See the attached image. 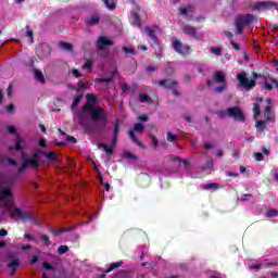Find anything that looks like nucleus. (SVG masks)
Returning <instances> with one entry per match:
<instances>
[{"mask_svg": "<svg viewBox=\"0 0 278 278\" xmlns=\"http://www.w3.org/2000/svg\"><path fill=\"white\" fill-rule=\"evenodd\" d=\"M83 114H90L91 121L97 124L98 131H103L108 127V112L101 106H93L92 103H87L81 109Z\"/></svg>", "mask_w": 278, "mask_h": 278, "instance_id": "f257e3e1", "label": "nucleus"}, {"mask_svg": "<svg viewBox=\"0 0 278 278\" xmlns=\"http://www.w3.org/2000/svg\"><path fill=\"white\" fill-rule=\"evenodd\" d=\"M255 23V15L248 14H239L235 18L236 34H242L244 31V27H249V25H253Z\"/></svg>", "mask_w": 278, "mask_h": 278, "instance_id": "f03ea898", "label": "nucleus"}, {"mask_svg": "<svg viewBox=\"0 0 278 278\" xmlns=\"http://www.w3.org/2000/svg\"><path fill=\"white\" fill-rule=\"evenodd\" d=\"M237 79L239 81V86L241 88H244V90H253V88H255V86H257V73L253 72L252 73V79H249V77H247V72H241L239 74H237Z\"/></svg>", "mask_w": 278, "mask_h": 278, "instance_id": "7ed1b4c3", "label": "nucleus"}, {"mask_svg": "<svg viewBox=\"0 0 278 278\" xmlns=\"http://www.w3.org/2000/svg\"><path fill=\"white\" fill-rule=\"evenodd\" d=\"M12 216L15 220H22V223H27V220H29V223H33V225H38V219L36 218V216L29 214V212L27 211H22L18 207H15L12 212Z\"/></svg>", "mask_w": 278, "mask_h": 278, "instance_id": "20e7f679", "label": "nucleus"}, {"mask_svg": "<svg viewBox=\"0 0 278 278\" xmlns=\"http://www.w3.org/2000/svg\"><path fill=\"white\" fill-rule=\"evenodd\" d=\"M0 207L3 205L4 210H10V206L14 203L12 200V189L3 188L0 190Z\"/></svg>", "mask_w": 278, "mask_h": 278, "instance_id": "39448f33", "label": "nucleus"}, {"mask_svg": "<svg viewBox=\"0 0 278 278\" xmlns=\"http://www.w3.org/2000/svg\"><path fill=\"white\" fill-rule=\"evenodd\" d=\"M159 86H162L166 90H172L174 97H179V90L177 89L179 83L177 80L162 79L159 81Z\"/></svg>", "mask_w": 278, "mask_h": 278, "instance_id": "423d86ee", "label": "nucleus"}, {"mask_svg": "<svg viewBox=\"0 0 278 278\" xmlns=\"http://www.w3.org/2000/svg\"><path fill=\"white\" fill-rule=\"evenodd\" d=\"M275 8H277V2L261 1V2H256L252 7V12H262V11H266V10H273Z\"/></svg>", "mask_w": 278, "mask_h": 278, "instance_id": "0eeeda50", "label": "nucleus"}, {"mask_svg": "<svg viewBox=\"0 0 278 278\" xmlns=\"http://www.w3.org/2000/svg\"><path fill=\"white\" fill-rule=\"evenodd\" d=\"M227 113L230 118L240 121V123H244V121H247L244 113H242V110L238 106L228 108Z\"/></svg>", "mask_w": 278, "mask_h": 278, "instance_id": "6e6552de", "label": "nucleus"}, {"mask_svg": "<svg viewBox=\"0 0 278 278\" xmlns=\"http://www.w3.org/2000/svg\"><path fill=\"white\" fill-rule=\"evenodd\" d=\"M40 155H45V151L42 150H35L33 153V156L29 159H26L29 163V166L31 168H39L40 167Z\"/></svg>", "mask_w": 278, "mask_h": 278, "instance_id": "1a4fd4ad", "label": "nucleus"}, {"mask_svg": "<svg viewBox=\"0 0 278 278\" xmlns=\"http://www.w3.org/2000/svg\"><path fill=\"white\" fill-rule=\"evenodd\" d=\"M173 49L176 53H179V55L190 54V46H184L179 40L173 42Z\"/></svg>", "mask_w": 278, "mask_h": 278, "instance_id": "9d476101", "label": "nucleus"}, {"mask_svg": "<svg viewBox=\"0 0 278 278\" xmlns=\"http://www.w3.org/2000/svg\"><path fill=\"white\" fill-rule=\"evenodd\" d=\"M262 90H266L267 92L273 91L274 88L278 89V80L275 78L264 77V83L261 84Z\"/></svg>", "mask_w": 278, "mask_h": 278, "instance_id": "9b49d317", "label": "nucleus"}, {"mask_svg": "<svg viewBox=\"0 0 278 278\" xmlns=\"http://www.w3.org/2000/svg\"><path fill=\"white\" fill-rule=\"evenodd\" d=\"M112 46H114V41H112L106 36L99 37V39L97 40V43H96V47H97V49H99V51H103V49H105V47H112Z\"/></svg>", "mask_w": 278, "mask_h": 278, "instance_id": "f8f14e48", "label": "nucleus"}, {"mask_svg": "<svg viewBox=\"0 0 278 278\" xmlns=\"http://www.w3.org/2000/svg\"><path fill=\"white\" fill-rule=\"evenodd\" d=\"M51 46H49L48 43H41L37 50V53L41 59H45L51 55Z\"/></svg>", "mask_w": 278, "mask_h": 278, "instance_id": "ddd939ff", "label": "nucleus"}, {"mask_svg": "<svg viewBox=\"0 0 278 278\" xmlns=\"http://www.w3.org/2000/svg\"><path fill=\"white\" fill-rule=\"evenodd\" d=\"M195 10L197 9L194 5L188 4L187 7L179 8V14H181V16H190V18H192V16H194Z\"/></svg>", "mask_w": 278, "mask_h": 278, "instance_id": "4468645a", "label": "nucleus"}, {"mask_svg": "<svg viewBox=\"0 0 278 278\" xmlns=\"http://www.w3.org/2000/svg\"><path fill=\"white\" fill-rule=\"evenodd\" d=\"M265 103H267L264 109L265 121H273V101L270 99H266Z\"/></svg>", "mask_w": 278, "mask_h": 278, "instance_id": "2eb2a0df", "label": "nucleus"}, {"mask_svg": "<svg viewBox=\"0 0 278 278\" xmlns=\"http://www.w3.org/2000/svg\"><path fill=\"white\" fill-rule=\"evenodd\" d=\"M182 31L187 36H190V38H197V27H194V26L184 25L182 26Z\"/></svg>", "mask_w": 278, "mask_h": 278, "instance_id": "dca6fc26", "label": "nucleus"}, {"mask_svg": "<svg viewBox=\"0 0 278 278\" xmlns=\"http://www.w3.org/2000/svg\"><path fill=\"white\" fill-rule=\"evenodd\" d=\"M134 11L131 12L130 16L132 18V23L134 25H137V27H142V22L140 21V15L138 14V12H140V10H136V7H134Z\"/></svg>", "mask_w": 278, "mask_h": 278, "instance_id": "f3484780", "label": "nucleus"}, {"mask_svg": "<svg viewBox=\"0 0 278 278\" xmlns=\"http://www.w3.org/2000/svg\"><path fill=\"white\" fill-rule=\"evenodd\" d=\"M214 80L217 84H227V76H225L224 72H215L214 74Z\"/></svg>", "mask_w": 278, "mask_h": 278, "instance_id": "a211bd4d", "label": "nucleus"}, {"mask_svg": "<svg viewBox=\"0 0 278 278\" xmlns=\"http://www.w3.org/2000/svg\"><path fill=\"white\" fill-rule=\"evenodd\" d=\"M101 17L98 14L91 15L90 18L86 20L85 23L88 26L99 25Z\"/></svg>", "mask_w": 278, "mask_h": 278, "instance_id": "6ab92c4d", "label": "nucleus"}, {"mask_svg": "<svg viewBox=\"0 0 278 278\" xmlns=\"http://www.w3.org/2000/svg\"><path fill=\"white\" fill-rule=\"evenodd\" d=\"M146 31L149 36V38H151V40L153 41L154 45H160V40L157 39V36L155 35V30L146 27Z\"/></svg>", "mask_w": 278, "mask_h": 278, "instance_id": "aec40b11", "label": "nucleus"}, {"mask_svg": "<svg viewBox=\"0 0 278 278\" xmlns=\"http://www.w3.org/2000/svg\"><path fill=\"white\" fill-rule=\"evenodd\" d=\"M22 160H25L22 165L18 167L17 173L21 175V173H25L27 169V166H29V161L25 159V152H22Z\"/></svg>", "mask_w": 278, "mask_h": 278, "instance_id": "412c9836", "label": "nucleus"}, {"mask_svg": "<svg viewBox=\"0 0 278 278\" xmlns=\"http://www.w3.org/2000/svg\"><path fill=\"white\" fill-rule=\"evenodd\" d=\"M117 142H118V121L115 122L111 147H114Z\"/></svg>", "mask_w": 278, "mask_h": 278, "instance_id": "4be33fe9", "label": "nucleus"}, {"mask_svg": "<svg viewBox=\"0 0 278 278\" xmlns=\"http://www.w3.org/2000/svg\"><path fill=\"white\" fill-rule=\"evenodd\" d=\"M98 149H103L106 153V155H113L114 153V148L108 146L106 143H99Z\"/></svg>", "mask_w": 278, "mask_h": 278, "instance_id": "5701e85b", "label": "nucleus"}, {"mask_svg": "<svg viewBox=\"0 0 278 278\" xmlns=\"http://www.w3.org/2000/svg\"><path fill=\"white\" fill-rule=\"evenodd\" d=\"M218 188H220L218 182H210L202 185V190H218Z\"/></svg>", "mask_w": 278, "mask_h": 278, "instance_id": "b1692460", "label": "nucleus"}, {"mask_svg": "<svg viewBox=\"0 0 278 278\" xmlns=\"http://www.w3.org/2000/svg\"><path fill=\"white\" fill-rule=\"evenodd\" d=\"M121 266H123V261L111 263L105 273H112V270H116V268H121Z\"/></svg>", "mask_w": 278, "mask_h": 278, "instance_id": "393cba45", "label": "nucleus"}, {"mask_svg": "<svg viewBox=\"0 0 278 278\" xmlns=\"http://www.w3.org/2000/svg\"><path fill=\"white\" fill-rule=\"evenodd\" d=\"M45 157L47 160H50L51 162H58V153L50 151V152H43Z\"/></svg>", "mask_w": 278, "mask_h": 278, "instance_id": "a878e982", "label": "nucleus"}, {"mask_svg": "<svg viewBox=\"0 0 278 278\" xmlns=\"http://www.w3.org/2000/svg\"><path fill=\"white\" fill-rule=\"evenodd\" d=\"M23 137H21V135H16L15 138V151H23Z\"/></svg>", "mask_w": 278, "mask_h": 278, "instance_id": "bb28decb", "label": "nucleus"}, {"mask_svg": "<svg viewBox=\"0 0 278 278\" xmlns=\"http://www.w3.org/2000/svg\"><path fill=\"white\" fill-rule=\"evenodd\" d=\"M34 73H35V79L37 81H39V84H45L46 83L45 74H42L39 70H35Z\"/></svg>", "mask_w": 278, "mask_h": 278, "instance_id": "cd10ccee", "label": "nucleus"}, {"mask_svg": "<svg viewBox=\"0 0 278 278\" xmlns=\"http://www.w3.org/2000/svg\"><path fill=\"white\" fill-rule=\"evenodd\" d=\"M21 265V261L18 258L13 260L8 264L9 268L13 270V275L16 273V268Z\"/></svg>", "mask_w": 278, "mask_h": 278, "instance_id": "c85d7f7f", "label": "nucleus"}, {"mask_svg": "<svg viewBox=\"0 0 278 278\" xmlns=\"http://www.w3.org/2000/svg\"><path fill=\"white\" fill-rule=\"evenodd\" d=\"M128 136L137 147H142V143L140 142V140H138V137H136V132H134V130H129Z\"/></svg>", "mask_w": 278, "mask_h": 278, "instance_id": "c756f323", "label": "nucleus"}, {"mask_svg": "<svg viewBox=\"0 0 278 278\" xmlns=\"http://www.w3.org/2000/svg\"><path fill=\"white\" fill-rule=\"evenodd\" d=\"M94 81L96 84H112V81H114V76H110L106 78H96Z\"/></svg>", "mask_w": 278, "mask_h": 278, "instance_id": "7c9ffc66", "label": "nucleus"}, {"mask_svg": "<svg viewBox=\"0 0 278 278\" xmlns=\"http://www.w3.org/2000/svg\"><path fill=\"white\" fill-rule=\"evenodd\" d=\"M60 47L63 49V51H73L72 43H68L66 41H60Z\"/></svg>", "mask_w": 278, "mask_h": 278, "instance_id": "2f4dec72", "label": "nucleus"}, {"mask_svg": "<svg viewBox=\"0 0 278 278\" xmlns=\"http://www.w3.org/2000/svg\"><path fill=\"white\" fill-rule=\"evenodd\" d=\"M108 10H116V2L110 0H102Z\"/></svg>", "mask_w": 278, "mask_h": 278, "instance_id": "473e14b6", "label": "nucleus"}, {"mask_svg": "<svg viewBox=\"0 0 278 278\" xmlns=\"http://www.w3.org/2000/svg\"><path fill=\"white\" fill-rule=\"evenodd\" d=\"M255 128L257 129V131H264V129H266V122L256 121Z\"/></svg>", "mask_w": 278, "mask_h": 278, "instance_id": "72a5a7b5", "label": "nucleus"}, {"mask_svg": "<svg viewBox=\"0 0 278 278\" xmlns=\"http://www.w3.org/2000/svg\"><path fill=\"white\" fill-rule=\"evenodd\" d=\"M139 101L141 103H151V97H149L147 93H141L139 94Z\"/></svg>", "mask_w": 278, "mask_h": 278, "instance_id": "f704fd0d", "label": "nucleus"}, {"mask_svg": "<svg viewBox=\"0 0 278 278\" xmlns=\"http://www.w3.org/2000/svg\"><path fill=\"white\" fill-rule=\"evenodd\" d=\"M266 218H273L275 216H278V212L275 208H268L265 213Z\"/></svg>", "mask_w": 278, "mask_h": 278, "instance_id": "c9c22d12", "label": "nucleus"}, {"mask_svg": "<svg viewBox=\"0 0 278 278\" xmlns=\"http://www.w3.org/2000/svg\"><path fill=\"white\" fill-rule=\"evenodd\" d=\"M169 160H172V162H182V164L185 166H188V161H186L184 159L181 160V159H179V156H177L175 154L169 155Z\"/></svg>", "mask_w": 278, "mask_h": 278, "instance_id": "e433bc0d", "label": "nucleus"}, {"mask_svg": "<svg viewBox=\"0 0 278 278\" xmlns=\"http://www.w3.org/2000/svg\"><path fill=\"white\" fill-rule=\"evenodd\" d=\"M85 98H86L87 101H89L90 103H99V99H97L93 93H87V94L85 96Z\"/></svg>", "mask_w": 278, "mask_h": 278, "instance_id": "4c0bfd02", "label": "nucleus"}, {"mask_svg": "<svg viewBox=\"0 0 278 278\" xmlns=\"http://www.w3.org/2000/svg\"><path fill=\"white\" fill-rule=\"evenodd\" d=\"M81 99H84V96H81V94L77 96V97L74 99V101H73V103H72V110H75V108H76L77 105H79V103H81Z\"/></svg>", "mask_w": 278, "mask_h": 278, "instance_id": "58836bf2", "label": "nucleus"}, {"mask_svg": "<svg viewBox=\"0 0 278 278\" xmlns=\"http://www.w3.org/2000/svg\"><path fill=\"white\" fill-rule=\"evenodd\" d=\"M253 112H254V118H257V116H260V114H262V110L260 108V104L254 103Z\"/></svg>", "mask_w": 278, "mask_h": 278, "instance_id": "ea45409f", "label": "nucleus"}, {"mask_svg": "<svg viewBox=\"0 0 278 278\" xmlns=\"http://www.w3.org/2000/svg\"><path fill=\"white\" fill-rule=\"evenodd\" d=\"M134 129L137 134H142V131H144V125H142V123H137L135 124Z\"/></svg>", "mask_w": 278, "mask_h": 278, "instance_id": "a19ab883", "label": "nucleus"}, {"mask_svg": "<svg viewBox=\"0 0 278 278\" xmlns=\"http://www.w3.org/2000/svg\"><path fill=\"white\" fill-rule=\"evenodd\" d=\"M124 157L127 160H138V156L129 151L124 152Z\"/></svg>", "mask_w": 278, "mask_h": 278, "instance_id": "79ce46f5", "label": "nucleus"}, {"mask_svg": "<svg viewBox=\"0 0 278 278\" xmlns=\"http://www.w3.org/2000/svg\"><path fill=\"white\" fill-rule=\"evenodd\" d=\"M58 253L60 255H64V253H68V245H60L58 249Z\"/></svg>", "mask_w": 278, "mask_h": 278, "instance_id": "37998d69", "label": "nucleus"}, {"mask_svg": "<svg viewBox=\"0 0 278 278\" xmlns=\"http://www.w3.org/2000/svg\"><path fill=\"white\" fill-rule=\"evenodd\" d=\"M26 36L30 38V41L34 42V30L29 26H26Z\"/></svg>", "mask_w": 278, "mask_h": 278, "instance_id": "c03bdc74", "label": "nucleus"}, {"mask_svg": "<svg viewBox=\"0 0 278 278\" xmlns=\"http://www.w3.org/2000/svg\"><path fill=\"white\" fill-rule=\"evenodd\" d=\"M211 52L214 53V55H222L223 49L220 47H213L211 48Z\"/></svg>", "mask_w": 278, "mask_h": 278, "instance_id": "a18cd8bd", "label": "nucleus"}, {"mask_svg": "<svg viewBox=\"0 0 278 278\" xmlns=\"http://www.w3.org/2000/svg\"><path fill=\"white\" fill-rule=\"evenodd\" d=\"M167 142H177V135H173L172 132H167Z\"/></svg>", "mask_w": 278, "mask_h": 278, "instance_id": "49530a36", "label": "nucleus"}, {"mask_svg": "<svg viewBox=\"0 0 278 278\" xmlns=\"http://www.w3.org/2000/svg\"><path fill=\"white\" fill-rule=\"evenodd\" d=\"M83 68H84L85 71H90V70L92 68V61L87 60V61L85 62V64L83 65Z\"/></svg>", "mask_w": 278, "mask_h": 278, "instance_id": "de8ad7c7", "label": "nucleus"}, {"mask_svg": "<svg viewBox=\"0 0 278 278\" xmlns=\"http://www.w3.org/2000/svg\"><path fill=\"white\" fill-rule=\"evenodd\" d=\"M42 268H45V270H55V267L49 264L48 262L42 263Z\"/></svg>", "mask_w": 278, "mask_h": 278, "instance_id": "09e8293b", "label": "nucleus"}, {"mask_svg": "<svg viewBox=\"0 0 278 278\" xmlns=\"http://www.w3.org/2000/svg\"><path fill=\"white\" fill-rule=\"evenodd\" d=\"M254 157L256 162H263L264 161V154L262 152L254 153Z\"/></svg>", "mask_w": 278, "mask_h": 278, "instance_id": "8fccbe9b", "label": "nucleus"}, {"mask_svg": "<svg viewBox=\"0 0 278 278\" xmlns=\"http://www.w3.org/2000/svg\"><path fill=\"white\" fill-rule=\"evenodd\" d=\"M227 88V83L222 86L215 87V92H224Z\"/></svg>", "mask_w": 278, "mask_h": 278, "instance_id": "3c124183", "label": "nucleus"}, {"mask_svg": "<svg viewBox=\"0 0 278 278\" xmlns=\"http://www.w3.org/2000/svg\"><path fill=\"white\" fill-rule=\"evenodd\" d=\"M123 51H125L127 54L136 55V50H134L131 48L124 47Z\"/></svg>", "mask_w": 278, "mask_h": 278, "instance_id": "603ef678", "label": "nucleus"}, {"mask_svg": "<svg viewBox=\"0 0 278 278\" xmlns=\"http://www.w3.org/2000/svg\"><path fill=\"white\" fill-rule=\"evenodd\" d=\"M78 88L80 90H86V89H88V85H86V83H84V80H79L78 81Z\"/></svg>", "mask_w": 278, "mask_h": 278, "instance_id": "864d4df0", "label": "nucleus"}, {"mask_svg": "<svg viewBox=\"0 0 278 278\" xmlns=\"http://www.w3.org/2000/svg\"><path fill=\"white\" fill-rule=\"evenodd\" d=\"M225 36L228 38L229 42H233V34L231 31H225Z\"/></svg>", "mask_w": 278, "mask_h": 278, "instance_id": "5fc2aeb1", "label": "nucleus"}, {"mask_svg": "<svg viewBox=\"0 0 278 278\" xmlns=\"http://www.w3.org/2000/svg\"><path fill=\"white\" fill-rule=\"evenodd\" d=\"M232 49H235V51H240V43L236 42V41H231L230 42Z\"/></svg>", "mask_w": 278, "mask_h": 278, "instance_id": "6e6d98bb", "label": "nucleus"}, {"mask_svg": "<svg viewBox=\"0 0 278 278\" xmlns=\"http://www.w3.org/2000/svg\"><path fill=\"white\" fill-rule=\"evenodd\" d=\"M155 71H157V67L155 65H149L147 67L148 73H155Z\"/></svg>", "mask_w": 278, "mask_h": 278, "instance_id": "4d7b16f0", "label": "nucleus"}, {"mask_svg": "<svg viewBox=\"0 0 278 278\" xmlns=\"http://www.w3.org/2000/svg\"><path fill=\"white\" fill-rule=\"evenodd\" d=\"M72 75L77 78L81 77V73L76 68L72 70Z\"/></svg>", "mask_w": 278, "mask_h": 278, "instance_id": "13d9d810", "label": "nucleus"}, {"mask_svg": "<svg viewBox=\"0 0 278 278\" xmlns=\"http://www.w3.org/2000/svg\"><path fill=\"white\" fill-rule=\"evenodd\" d=\"M12 88H14V85L10 84L7 89V97H12Z\"/></svg>", "mask_w": 278, "mask_h": 278, "instance_id": "bf43d9fd", "label": "nucleus"}, {"mask_svg": "<svg viewBox=\"0 0 278 278\" xmlns=\"http://www.w3.org/2000/svg\"><path fill=\"white\" fill-rule=\"evenodd\" d=\"M7 131H9V134H16V127H14V126H7Z\"/></svg>", "mask_w": 278, "mask_h": 278, "instance_id": "052dcab7", "label": "nucleus"}, {"mask_svg": "<svg viewBox=\"0 0 278 278\" xmlns=\"http://www.w3.org/2000/svg\"><path fill=\"white\" fill-rule=\"evenodd\" d=\"M67 142H72V144H77V139L73 136H67Z\"/></svg>", "mask_w": 278, "mask_h": 278, "instance_id": "680f3d73", "label": "nucleus"}, {"mask_svg": "<svg viewBox=\"0 0 278 278\" xmlns=\"http://www.w3.org/2000/svg\"><path fill=\"white\" fill-rule=\"evenodd\" d=\"M203 147L206 151H211V149H214V146H212V143L210 142H204Z\"/></svg>", "mask_w": 278, "mask_h": 278, "instance_id": "e2e57ef3", "label": "nucleus"}, {"mask_svg": "<svg viewBox=\"0 0 278 278\" xmlns=\"http://www.w3.org/2000/svg\"><path fill=\"white\" fill-rule=\"evenodd\" d=\"M40 238H41L42 242H46L47 244H49V242H50L49 236L41 235Z\"/></svg>", "mask_w": 278, "mask_h": 278, "instance_id": "0e129e2a", "label": "nucleus"}, {"mask_svg": "<svg viewBox=\"0 0 278 278\" xmlns=\"http://www.w3.org/2000/svg\"><path fill=\"white\" fill-rule=\"evenodd\" d=\"M39 260H40V256H38V255H34L33 257H31V260H30V264H36L37 262H39Z\"/></svg>", "mask_w": 278, "mask_h": 278, "instance_id": "69168bd1", "label": "nucleus"}, {"mask_svg": "<svg viewBox=\"0 0 278 278\" xmlns=\"http://www.w3.org/2000/svg\"><path fill=\"white\" fill-rule=\"evenodd\" d=\"M252 194L251 193H247V194H243L241 197V201H249V199H251Z\"/></svg>", "mask_w": 278, "mask_h": 278, "instance_id": "338daca9", "label": "nucleus"}, {"mask_svg": "<svg viewBox=\"0 0 278 278\" xmlns=\"http://www.w3.org/2000/svg\"><path fill=\"white\" fill-rule=\"evenodd\" d=\"M39 147L45 149L47 147V141L45 139H39Z\"/></svg>", "mask_w": 278, "mask_h": 278, "instance_id": "774afa93", "label": "nucleus"}]
</instances>
